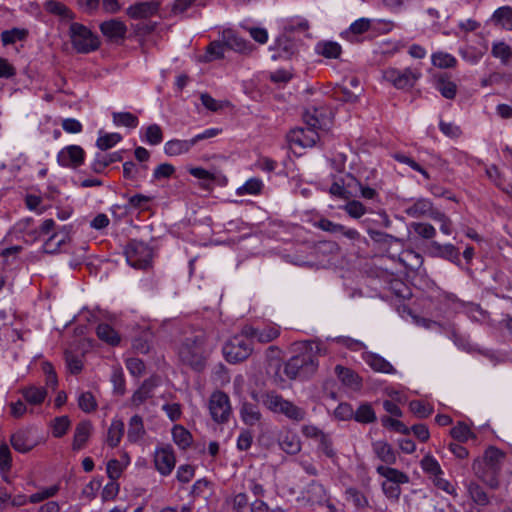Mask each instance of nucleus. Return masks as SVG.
I'll return each mask as SVG.
<instances>
[{"label":"nucleus","mask_w":512,"mask_h":512,"mask_svg":"<svg viewBox=\"0 0 512 512\" xmlns=\"http://www.w3.org/2000/svg\"><path fill=\"white\" fill-rule=\"evenodd\" d=\"M320 345L313 341L303 344V351L292 356L284 365V374L290 379L307 380L318 370L319 361L317 353Z\"/></svg>","instance_id":"f257e3e1"},{"label":"nucleus","mask_w":512,"mask_h":512,"mask_svg":"<svg viewBox=\"0 0 512 512\" xmlns=\"http://www.w3.org/2000/svg\"><path fill=\"white\" fill-rule=\"evenodd\" d=\"M505 455L495 447H489L483 458L473 462L472 469L475 475L492 489L499 487V474Z\"/></svg>","instance_id":"f03ea898"},{"label":"nucleus","mask_w":512,"mask_h":512,"mask_svg":"<svg viewBox=\"0 0 512 512\" xmlns=\"http://www.w3.org/2000/svg\"><path fill=\"white\" fill-rule=\"evenodd\" d=\"M204 344L202 334L187 337L179 348L181 362L195 371H202L205 367Z\"/></svg>","instance_id":"7ed1b4c3"},{"label":"nucleus","mask_w":512,"mask_h":512,"mask_svg":"<svg viewBox=\"0 0 512 512\" xmlns=\"http://www.w3.org/2000/svg\"><path fill=\"white\" fill-rule=\"evenodd\" d=\"M261 403L269 411L285 415L288 419L300 422L305 419L306 412L291 401L283 398L275 391L265 392L261 395Z\"/></svg>","instance_id":"20e7f679"},{"label":"nucleus","mask_w":512,"mask_h":512,"mask_svg":"<svg viewBox=\"0 0 512 512\" xmlns=\"http://www.w3.org/2000/svg\"><path fill=\"white\" fill-rule=\"evenodd\" d=\"M68 35L77 53L89 54L100 48L101 41L90 28L78 22L69 25Z\"/></svg>","instance_id":"39448f33"},{"label":"nucleus","mask_w":512,"mask_h":512,"mask_svg":"<svg viewBox=\"0 0 512 512\" xmlns=\"http://www.w3.org/2000/svg\"><path fill=\"white\" fill-rule=\"evenodd\" d=\"M222 351L226 361L231 364L242 362L252 354L253 342L250 336L244 334V327L224 344Z\"/></svg>","instance_id":"423d86ee"},{"label":"nucleus","mask_w":512,"mask_h":512,"mask_svg":"<svg viewBox=\"0 0 512 512\" xmlns=\"http://www.w3.org/2000/svg\"><path fill=\"white\" fill-rule=\"evenodd\" d=\"M208 409L214 422L227 423L232 414L229 396L222 391L213 392L209 398Z\"/></svg>","instance_id":"0eeeda50"},{"label":"nucleus","mask_w":512,"mask_h":512,"mask_svg":"<svg viewBox=\"0 0 512 512\" xmlns=\"http://www.w3.org/2000/svg\"><path fill=\"white\" fill-rule=\"evenodd\" d=\"M124 253L128 264L136 269H146L152 260V251L148 245L136 240L127 244Z\"/></svg>","instance_id":"6e6552de"},{"label":"nucleus","mask_w":512,"mask_h":512,"mask_svg":"<svg viewBox=\"0 0 512 512\" xmlns=\"http://www.w3.org/2000/svg\"><path fill=\"white\" fill-rule=\"evenodd\" d=\"M420 76L419 70L411 68H405L404 70L387 68L383 71V78L397 89L413 87Z\"/></svg>","instance_id":"1a4fd4ad"},{"label":"nucleus","mask_w":512,"mask_h":512,"mask_svg":"<svg viewBox=\"0 0 512 512\" xmlns=\"http://www.w3.org/2000/svg\"><path fill=\"white\" fill-rule=\"evenodd\" d=\"M39 442L35 430L32 428L18 429L10 436V443L13 449L23 454L33 450Z\"/></svg>","instance_id":"9d476101"},{"label":"nucleus","mask_w":512,"mask_h":512,"mask_svg":"<svg viewBox=\"0 0 512 512\" xmlns=\"http://www.w3.org/2000/svg\"><path fill=\"white\" fill-rule=\"evenodd\" d=\"M99 29L107 41L111 43H121L127 34V26L119 19H110L103 21Z\"/></svg>","instance_id":"9b49d317"},{"label":"nucleus","mask_w":512,"mask_h":512,"mask_svg":"<svg viewBox=\"0 0 512 512\" xmlns=\"http://www.w3.org/2000/svg\"><path fill=\"white\" fill-rule=\"evenodd\" d=\"M85 152L78 145H69L59 151L57 162L62 167L77 168L84 163Z\"/></svg>","instance_id":"f8f14e48"},{"label":"nucleus","mask_w":512,"mask_h":512,"mask_svg":"<svg viewBox=\"0 0 512 512\" xmlns=\"http://www.w3.org/2000/svg\"><path fill=\"white\" fill-rule=\"evenodd\" d=\"M155 467L160 474L167 476L175 467V455L171 446L162 447L155 452Z\"/></svg>","instance_id":"ddd939ff"},{"label":"nucleus","mask_w":512,"mask_h":512,"mask_svg":"<svg viewBox=\"0 0 512 512\" xmlns=\"http://www.w3.org/2000/svg\"><path fill=\"white\" fill-rule=\"evenodd\" d=\"M222 40L228 49L238 53L249 54L254 49L253 44L237 35L231 29H227L222 32Z\"/></svg>","instance_id":"4468645a"},{"label":"nucleus","mask_w":512,"mask_h":512,"mask_svg":"<svg viewBox=\"0 0 512 512\" xmlns=\"http://www.w3.org/2000/svg\"><path fill=\"white\" fill-rule=\"evenodd\" d=\"M329 115L330 111L327 109L312 107L305 111L303 119L305 124L313 129H325L330 122Z\"/></svg>","instance_id":"2eb2a0df"},{"label":"nucleus","mask_w":512,"mask_h":512,"mask_svg":"<svg viewBox=\"0 0 512 512\" xmlns=\"http://www.w3.org/2000/svg\"><path fill=\"white\" fill-rule=\"evenodd\" d=\"M158 10V1H141L129 6L126 10V14L132 19H147L157 14Z\"/></svg>","instance_id":"dca6fc26"},{"label":"nucleus","mask_w":512,"mask_h":512,"mask_svg":"<svg viewBox=\"0 0 512 512\" xmlns=\"http://www.w3.org/2000/svg\"><path fill=\"white\" fill-rule=\"evenodd\" d=\"M244 334L250 336L251 339H257L260 343H269L279 336L280 330L276 325H267L263 328L245 325Z\"/></svg>","instance_id":"f3484780"},{"label":"nucleus","mask_w":512,"mask_h":512,"mask_svg":"<svg viewBox=\"0 0 512 512\" xmlns=\"http://www.w3.org/2000/svg\"><path fill=\"white\" fill-rule=\"evenodd\" d=\"M93 430L92 423L89 420L80 421L74 431L72 449L79 451L83 449L89 440Z\"/></svg>","instance_id":"a211bd4d"},{"label":"nucleus","mask_w":512,"mask_h":512,"mask_svg":"<svg viewBox=\"0 0 512 512\" xmlns=\"http://www.w3.org/2000/svg\"><path fill=\"white\" fill-rule=\"evenodd\" d=\"M430 247L434 256L441 257L455 264L460 263L459 249L453 244H440L432 241Z\"/></svg>","instance_id":"6ab92c4d"},{"label":"nucleus","mask_w":512,"mask_h":512,"mask_svg":"<svg viewBox=\"0 0 512 512\" xmlns=\"http://www.w3.org/2000/svg\"><path fill=\"white\" fill-rule=\"evenodd\" d=\"M363 359L365 363L375 372L385 373V374H395L396 369L393 365L387 361L382 356L368 352L364 354Z\"/></svg>","instance_id":"aec40b11"},{"label":"nucleus","mask_w":512,"mask_h":512,"mask_svg":"<svg viewBox=\"0 0 512 512\" xmlns=\"http://www.w3.org/2000/svg\"><path fill=\"white\" fill-rule=\"evenodd\" d=\"M371 20L368 18H360L354 21L348 29L341 33V37L351 43L359 42V36L369 30Z\"/></svg>","instance_id":"412c9836"},{"label":"nucleus","mask_w":512,"mask_h":512,"mask_svg":"<svg viewBox=\"0 0 512 512\" xmlns=\"http://www.w3.org/2000/svg\"><path fill=\"white\" fill-rule=\"evenodd\" d=\"M240 418L247 426H255L262 420V413L259 407L251 402H243L240 407Z\"/></svg>","instance_id":"4be33fe9"},{"label":"nucleus","mask_w":512,"mask_h":512,"mask_svg":"<svg viewBox=\"0 0 512 512\" xmlns=\"http://www.w3.org/2000/svg\"><path fill=\"white\" fill-rule=\"evenodd\" d=\"M122 152L117 151L113 153H102L99 152L95 155L93 162L91 163V169L93 172L100 174L103 173L105 168L112 163L122 161Z\"/></svg>","instance_id":"5701e85b"},{"label":"nucleus","mask_w":512,"mask_h":512,"mask_svg":"<svg viewBox=\"0 0 512 512\" xmlns=\"http://www.w3.org/2000/svg\"><path fill=\"white\" fill-rule=\"evenodd\" d=\"M278 444L282 451L289 455H296L301 451V441L297 434L286 431L280 435Z\"/></svg>","instance_id":"b1692460"},{"label":"nucleus","mask_w":512,"mask_h":512,"mask_svg":"<svg viewBox=\"0 0 512 512\" xmlns=\"http://www.w3.org/2000/svg\"><path fill=\"white\" fill-rule=\"evenodd\" d=\"M20 393L25 400L30 405H40L42 404L47 397V390L45 387L30 385L24 387L20 390Z\"/></svg>","instance_id":"393cba45"},{"label":"nucleus","mask_w":512,"mask_h":512,"mask_svg":"<svg viewBox=\"0 0 512 512\" xmlns=\"http://www.w3.org/2000/svg\"><path fill=\"white\" fill-rule=\"evenodd\" d=\"M372 449L378 459H380L382 462L388 465H393L396 463V452L386 441H375L372 444Z\"/></svg>","instance_id":"a878e982"},{"label":"nucleus","mask_w":512,"mask_h":512,"mask_svg":"<svg viewBox=\"0 0 512 512\" xmlns=\"http://www.w3.org/2000/svg\"><path fill=\"white\" fill-rule=\"evenodd\" d=\"M146 431L143 423V418L140 415H134L130 418L128 423L127 439L131 443H137L143 439Z\"/></svg>","instance_id":"bb28decb"},{"label":"nucleus","mask_w":512,"mask_h":512,"mask_svg":"<svg viewBox=\"0 0 512 512\" xmlns=\"http://www.w3.org/2000/svg\"><path fill=\"white\" fill-rule=\"evenodd\" d=\"M194 146L192 139L189 140H180V139H172L165 143L164 152L168 156H178L181 154H185L190 151V149Z\"/></svg>","instance_id":"cd10ccee"},{"label":"nucleus","mask_w":512,"mask_h":512,"mask_svg":"<svg viewBox=\"0 0 512 512\" xmlns=\"http://www.w3.org/2000/svg\"><path fill=\"white\" fill-rule=\"evenodd\" d=\"M376 471L379 475L385 477L387 482L396 483L399 485L409 482L408 475L398 469L380 465L376 468Z\"/></svg>","instance_id":"c85d7f7f"},{"label":"nucleus","mask_w":512,"mask_h":512,"mask_svg":"<svg viewBox=\"0 0 512 512\" xmlns=\"http://www.w3.org/2000/svg\"><path fill=\"white\" fill-rule=\"evenodd\" d=\"M335 373L344 385L353 389H357L361 386V380L353 370L337 365L335 367Z\"/></svg>","instance_id":"c756f323"},{"label":"nucleus","mask_w":512,"mask_h":512,"mask_svg":"<svg viewBox=\"0 0 512 512\" xmlns=\"http://www.w3.org/2000/svg\"><path fill=\"white\" fill-rule=\"evenodd\" d=\"M432 202L426 198H420L405 208V213L412 218L426 217L431 212Z\"/></svg>","instance_id":"7c9ffc66"},{"label":"nucleus","mask_w":512,"mask_h":512,"mask_svg":"<svg viewBox=\"0 0 512 512\" xmlns=\"http://www.w3.org/2000/svg\"><path fill=\"white\" fill-rule=\"evenodd\" d=\"M156 384L152 379L145 380L142 385L134 392L131 401L134 406H140L146 400L152 397L153 389Z\"/></svg>","instance_id":"2f4dec72"},{"label":"nucleus","mask_w":512,"mask_h":512,"mask_svg":"<svg viewBox=\"0 0 512 512\" xmlns=\"http://www.w3.org/2000/svg\"><path fill=\"white\" fill-rule=\"evenodd\" d=\"M275 48L278 50L277 55H273L272 58L278 57L288 58L296 52V43L286 35H281L275 42Z\"/></svg>","instance_id":"473e14b6"},{"label":"nucleus","mask_w":512,"mask_h":512,"mask_svg":"<svg viewBox=\"0 0 512 512\" xmlns=\"http://www.w3.org/2000/svg\"><path fill=\"white\" fill-rule=\"evenodd\" d=\"M44 9L54 15L60 16L63 19H75V13L68 8L65 4L57 0H48L44 4Z\"/></svg>","instance_id":"72a5a7b5"},{"label":"nucleus","mask_w":512,"mask_h":512,"mask_svg":"<svg viewBox=\"0 0 512 512\" xmlns=\"http://www.w3.org/2000/svg\"><path fill=\"white\" fill-rule=\"evenodd\" d=\"M124 423L120 419H113L107 432V444L115 448L119 445L122 436L124 435Z\"/></svg>","instance_id":"f704fd0d"},{"label":"nucleus","mask_w":512,"mask_h":512,"mask_svg":"<svg viewBox=\"0 0 512 512\" xmlns=\"http://www.w3.org/2000/svg\"><path fill=\"white\" fill-rule=\"evenodd\" d=\"M492 21L506 30H512V8L502 6L492 15Z\"/></svg>","instance_id":"c9c22d12"},{"label":"nucleus","mask_w":512,"mask_h":512,"mask_svg":"<svg viewBox=\"0 0 512 512\" xmlns=\"http://www.w3.org/2000/svg\"><path fill=\"white\" fill-rule=\"evenodd\" d=\"M436 89L446 99H454L457 93V86L444 75H439L436 79Z\"/></svg>","instance_id":"e433bc0d"},{"label":"nucleus","mask_w":512,"mask_h":512,"mask_svg":"<svg viewBox=\"0 0 512 512\" xmlns=\"http://www.w3.org/2000/svg\"><path fill=\"white\" fill-rule=\"evenodd\" d=\"M96 334L102 341L107 342L110 345H118L120 337L118 333L107 323H101L97 326Z\"/></svg>","instance_id":"4c0bfd02"},{"label":"nucleus","mask_w":512,"mask_h":512,"mask_svg":"<svg viewBox=\"0 0 512 512\" xmlns=\"http://www.w3.org/2000/svg\"><path fill=\"white\" fill-rule=\"evenodd\" d=\"M173 440L180 449L185 450L192 443L191 433L182 425H175L172 429Z\"/></svg>","instance_id":"58836bf2"},{"label":"nucleus","mask_w":512,"mask_h":512,"mask_svg":"<svg viewBox=\"0 0 512 512\" xmlns=\"http://www.w3.org/2000/svg\"><path fill=\"white\" fill-rule=\"evenodd\" d=\"M316 51L325 58L336 59L340 56L342 49L337 42L325 41L317 44Z\"/></svg>","instance_id":"ea45409f"},{"label":"nucleus","mask_w":512,"mask_h":512,"mask_svg":"<svg viewBox=\"0 0 512 512\" xmlns=\"http://www.w3.org/2000/svg\"><path fill=\"white\" fill-rule=\"evenodd\" d=\"M346 499L350 501L355 508L365 509L369 506V501L366 495L360 490L350 487L345 491Z\"/></svg>","instance_id":"a19ab883"},{"label":"nucleus","mask_w":512,"mask_h":512,"mask_svg":"<svg viewBox=\"0 0 512 512\" xmlns=\"http://www.w3.org/2000/svg\"><path fill=\"white\" fill-rule=\"evenodd\" d=\"M112 118L116 126L136 128L139 124L138 118L130 112H113Z\"/></svg>","instance_id":"79ce46f5"},{"label":"nucleus","mask_w":512,"mask_h":512,"mask_svg":"<svg viewBox=\"0 0 512 512\" xmlns=\"http://www.w3.org/2000/svg\"><path fill=\"white\" fill-rule=\"evenodd\" d=\"M354 419L359 423H372L376 420V415L372 406L364 403L354 412Z\"/></svg>","instance_id":"37998d69"},{"label":"nucleus","mask_w":512,"mask_h":512,"mask_svg":"<svg viewBox=\"0 0 512 512\" xmlns=\"http://www.w3.org/2000/svg\"><path fill=\"white\" fill-rule=\"evenodd\" d=\"M318 451L322 452L327 458L334 460L337 458V452L333 445V440L329 434L324 433L317 440Z\"/></svg>","instance_id":"c03bdc74"},{"label":"nucleus","mask_w":512,"mask_h":512,"mask_svg":"<svg viewBox=\"0 0 512 512\" xmlns=\"http://www.w3.org/2000/svg\"><path fill=\"white\" fill-rule=\"evenodd\" d=\"M263 186L262 180L250 178L241 187L237 188L236 193L239 196L245 194L257 195L261 192Z\"/></svg>","instance_id":"a18cd8bd"},{"label":"nucleus","mask_w":512,"mask_h":512,"mask_svg":"<svg viewBox=\"0 0 512 512\" xmlns=\"http://www.w3.org/2000/svg\"><path fill=\"white\" fill-rule=\"evenodd\" d=\"M78 406L85 413H91L97 409V401L90 391L82 392L78 396Z\"/></svg>","instance_id":"49530a36"},{"label":"nucleus","mask_w":512,"mask_h":512,"mask_svg":"<svg viewBox=\"0 0 512 512\" xmlns=\"http://www.w3.org/2000/svg\"><path fill=\"white\" fill-rule=\"evenodd\" d=\"M451 436L460 443L475 437L474 433L464 422H458L450 431Z\"/></svg>","instance_id":"de8ad7c7"},{"label":"nucleus","mask_w":512,"mask_h":512,"mask_svg":"<svg viewBox=\"0 0 512 512\" xmlns=\"http://www.w3.org/2000/svg\"><path fill=\"white\" fill-rule=\"evenodd\" d=\"M409 409L417 418L420 419L428 418L433 412L432 406L425 404L420 400H412L409 403Z\"/></svg>","instance_id":"09e8293b"},{"label":"nucleus","mask_w":512,"mask_h":512,"mask_svg":"<svg viewBox=\"0 0 512 512\" xmlns=\"http://www.w3.org/2000/svg\"><path fill=\"white\" fill-rule=\"evenodd\" d=\"M432 63L439 68H452L456 65L457 60L449 53L437 52L432 55Z\"/></svg>","instance_id":"8fccbe9b"},{"label":"nucleus","mask_w":512,"mask_h":512,"mask_svg":"<svg viewBox=\"0 0 512 512\" xmlns=\"http://www.w3.org/2000/svg\"><path fill=\"white\" fill-rule=\"evenodd\" d=\"M468 492L472 500L478 504L485 506L489 503V498L483 488L477 483H470Z\"/></svg>","instance_id":"3c124183"},{"label":"nucleus","mask_w":512,"mask_h":512,"mask_svg":"<svg viewBox=\"0 0 512 512\" xmlns=\"http://www.w3.org/2000/svg\"><path fill=\"white\" fill-rule=\"evenodd\" d=\"M121 140L122 136L119 133H107L102 136H99V138L96 141V146L100 150L106 151L115 146Z\"/></svg>","instance_id":"603ef678"},{"label":"nucleus","mask_w":512,"mask_h":512,"mask_svg":"<svg viewBox=\"0 0 512 512\" xmlns=\"http://www.w3.org/2000/svg\"><path fill=\"white\" fill-rule=\"evenodd\" d=\"M299 132L301 134V137L300 136L298 137L297 142L301 146H313L319 140V135L317 133V129H313V128L307 126L306 129L301 128Z\"/></svg>","instance_id":"864d4df0"},{"label":"nucleus","mask_w":512,"mask_h":512,"mask_svg":"<svg viewBox=\"0 0 512 512\" xmlns=\"http://www.w3.org/2000/svg\"><path fill=\"white\" fill-rule=\"evenodd\" d=\"M27 36L25 30L13 28L11 30H5L1 33V40L4 46L14 44L17 41L24 40Z\"/></svg>","instance_id":"5fc2aeb1"},{"label":"nucleus","mask_w":512,"mask_h":512,"mask_svg":"<svg viewBox=\"0 0 512 512\" xmlns=\"http://www.w3.org/2000/svg\"><path fill=\"white\" fill-rule=\"evenodd\" d=\"M12 466V454L6 443L0 444V472L6 474Z\"/></svg>","instance_id":"6e6d98bb"},{"label":"nucleus","mask_w":512,"mask_h":512,"mask_svg":"<svg viewBox=\"0 0 512 512\" xmlns=\"http://www.w3.org/2000/svg\"><path fill=\"white\" fill-rule=\"evenodd\" d=\"M71 421L68 416L56 417L53 420V436L60 438L64 436L70 428Z\"/></svg>","instance_id":"4d7b16f0"},{"label":"nucleus","mask_w":512,"mask_h":512,"mask_svg":"<svg viewBox=\"0 0 512 512\" xmlns=\"http://www.w3.org/2000/svg\"><path fill=\"white\" fill-rule=\"evenodd\" d=\"M225 48L227 47L224 44L223 40L211 42L206 50V59L208 61H212L222 58L224 56Z\"/></svg>","instance_id":"13d9d810"},{"label":"nucleus","mask_w":512,"mask_h":512,"mask_svg":"<svg viewBox=\"0 0 512 512\" xmlns=\"http://www.w3.org/2000/svg\"><path fill=\"white\" fill-rule=\"evenodd\" d=\"M421 467H422V469L425 472L433 475L434 478L436 476H438V475H442L443 474L442 469H441L438 461L434 457H432L430 455L425 456L421 460Z\"/></svg>","instance_id":"bf43d9fd"},{"label":"nucleus","mask_w":512,"mask_h":512,"mask_svg":"<svg viewBox=\"0 0 512 512\" xmlns=\"http://www.w3.org/2000/svg\"><path fill=\"white\" fill-rule=\"evenodd\" d=\"M381 423H382V425L384 427L391 428V429H393L394 431H396L398 433H401V434H404V435H409L410 434V428L407 427L400 420L394 419V418L389 417V416H384V417L381 418Z\"/></svg>","instance_id":"052dcab7"},{"label":"nucleus","mask_w":512,"mask_h":512,"mask_svg":"<svg viewBox=\"0 0 512 512\" xmlns=\"http://www.w3.org/2000/svg\"><path fill=\"white\" fill-rule=\"evenodd\" d=\"M145 139L150 145H158L163 141L162 129L158 124H151L146 129Z\"/></svg>","instance_id":"680f3d73"},{"label":"nucleus","mask_w":512,"mask_h":512,"mask_svg":"<svg viewBox=\"0 0 512 512\" xmlns=\"http://www.w3.org/2000/svg\"><path fill=\"white\" fill-rule=\"evenodd\" d=\"M491 52L494 57L501 59L502 63L505 65L508 63L512 56L510 46L503 42L494 44Z\"/></svg>","instance_id":"e2e57ef3"},{"label":"nucleus","mask_w":512,"mask_h":512,"mask_svg":"<svg viewBox=\"0 0 512 512\" xmlns=\"http://www.w3.org/2000/svg\"><path fill=\"white\" fill-rule=\"evenodd\" d=\"M189 173L194 176L195 178H198L203 181L202 186L205 188H210L211 184L215 180V176L210 173L209 171L205 170L201 167H194L189 169Z\"/></svg>","instance_id":"0e129e2a"},{"label":"nucleus","mask_w":512,"mask_h":512,"mask_svg":"<svg viewBox=\"0 0 512 512\" xmlns=\"http://www.w3.org/2000/svg\"><path fill=\"white\" fill-rule=\"evenodd\" d=\"M343 209L350 217L355 219L362 217L366 213V207L357 200L349 201Z\"/></svg>","instance_id":"69168bd1"},{"label":"nucleus","mask_w":512,"mask_h":512,"mask_svg":"<svg viewBox=\"0 0 512 512\" xmlns=\"http://www.w3.org/2000/svg\"><path fill=\"white\" fill-rule=\"evenodd\" d=\"M336 343L346 347L351 351H360L366 348L365 344L359 340L353 339L348 336H339L333 339Z\"/></svg>","instance_id":"338daca9"},{"label":"nucleus","mask_w":512,"mask_h":512,"mask_svg":"<svg viewBox=\"0 0 512 512\" xmlns=\"http://www.w3.org/2000/svg\"><path fill=\"white\" fill-rule=\"evenodd\" d=\"M413 229L415 233L424 239H432L436 235L435 228L429 223H414Z\"/></svg>","instance_id":"774afa93"}]
</instances>
